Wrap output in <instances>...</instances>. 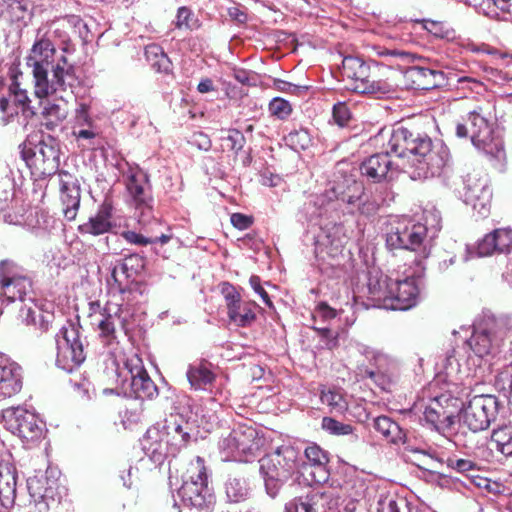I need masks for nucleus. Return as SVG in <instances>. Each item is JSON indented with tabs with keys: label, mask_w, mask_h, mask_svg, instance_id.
<instances>
[{
	"label": "nucleus",
	"mask_w": 512,
	"mask_h": 512,
	"mask_svg": "<svg viewBox=\"0 0 512 512\" xmlns=\"http://www.w3.org/2000/svg\"><path fill=\"white\" fill-rule=\"evenodd\" d=\"M321 426L325 431L336 436L348 435L353 432V427L350 424L342 423L331 417H324Z\"/></svg>",
	"instance_id": "nucleus-48"
},
{
	"label": "nucleus",
	"mask_w": 512,
	"mask_h": 512,
	"mask_svg": "<svg viewBox=\"0 0 512 512\" xmlns=\"http://www.w3.org/2000/svg\"><path fill=\"white\" fill-rule=\"evenodd\" d=\"M251 492L247 479L241 475L230 476L225 483V493L232 503H239L248 499Z\"/></svg>",
	"instance_id": "nucleus-34"
},
{
	"label": "nucleus",
	"mask_w": 512,
	"mask_h": 512,
	"mask_svg": "<svg viewBox=\"0 0 512 512\" xmlns=\"http://www.w3.org/2000/svg\"><path fill=\"white\" fill-rule=\"evenodd\" d=\"M370 141L381 152L365 159L360 172L373 183L390 181L396 176L399 165L393 162L391 154L399 158L409 157L414 179L439 176L450 162V151L443 142L433 143L428 135L414 128H382Z\"/></svg>",
	"instance_id": "nucleus-1"
},
{
	"label": "nucleus",
	"mask_w": 512,
	"mask_h": 512,
	"mask_svg": "<svg viewBox=\"0 0 512 512\" xmlns=\"http://www.w3.org/2000/svg\"><path fill=\"white\" fill-rule=\"evenodd\" d=\"M287 146L296 152L306 150L312 143V138L308 130L304 128L296 129L284 137Z\"/></svg>",
	"instance_id": "nucleus-44"
},
{
	"label": "nucleus",
	"mask_w": 512,
	"mask_h": 512,
	"mask_svg": "<svg viewBox=\"0 0 512 512\" xmlns=\"http://www.w3.org/2000/svg\"><path fill=\"white\" fill-rule=\"evenodd\" d=\"M144 265L143 257L138 254H131L110 263V274L106 278L109 296L129 297L137 285L136 277L141 273Z\"/></svg>",
	"instance_id": "nucleus-10"
},
{
	"label": "nucleus",
	"mask_w": 512,
	"mask_h": 512,
	"mask_svg": "<svg viewBox=\"0 0 512 512\" xmlns=\"http://www.w3.org/2000/svg\"><path fill=\"white\" fill-rule=\"evenodd\" d=\"M308 463H304L299 472L303 475L309 474L310 479H306L310 484H323L329 479L328 462L329 457L326 451L316 444H311L304 451Z\"/></svg>",
	"instance_id": "nucleus-24"
},
{
	"label": "nucleus",
	"mask_w": 512,
	"mask_h": 512,
	"mask_svg": "<svg viewBox=\"0 0 512 512\" xmlns=\"http://www.w3.org/2000/svg\"><path fill=\"white\" fill-rule=\"evenodd\" d=\"M427 235V227L408 217L397 218L390 224L386 235V245L390 249H405L416 252L414 263L424 270L422 261L429 255V250L423 245Z\"/></svg>",
	"instance_id": "nucleus-5"
},
{
	"label": "nucleus",
	"mask_w": 512,
	"mask_h": 512,
	"mask_svg": "<svg viewBox=\"0 0 512 512\" xmlns=\"http://www.w3.org/2000/svg\"><path fill=\"white\" fill-rule=\"evenodd\" d=\"M127 371L122 380L123 392L137 399H153L158 395V388L143 366L142 359L132 354L124 361Z\"/></svg>",
	"instance_id": "nucleus-15"
},
{
	"label": "nucleus",
	"mask_w": 512,
	"mask_h": 512,
	"mask_svg": "<svg viewBox=\"0 0 512 512\" xmlns=\"http://www.w3.org/2000/svg\"><path fill=\"white\" fill-rule=\"evenodd\" d=\"M9 95L13 98L15 105L20 106L23 111L30 109V99L28 92L20 87L17 77L14 76L11 84L9 85Z\"/></svg>",
	"instance_id": "nucleus-47"
},
{
	"label": "nucleus",
	"mask_w": 512,
	"mask_h": 512,
	"mask_svg": "<svg viewBox=\"0 0 512 512\" xmlns=\"http://www.w3.org/2000/svg\"><path fill=\"white\" fill-rule=\"evenodd\" d=\"M126 189L131 197L132 204L139 211L138 221L146 224L153 217V197L150 191L147 175L141 171H130L126 180Z\"/></svg>",
	"instance_id": "nucleus-21"
},
{
	"label": "nucleus",
	"mask_w": 512,
	"mask_h": 512,
	"mask_svg": "<svg viewBox=\"0 0 512 512\" xmlns=\"http://www.w3.org/2000/svg\"><path fill=\"white\" fill-rule=\"evenodd\" d=\"M375 362L377 369H365V374L376 384L385 388V385L390 381L391 368L389 366H393V364L389 361L388 357L383 354H377L375 356Z\"/></svg>",
	"instance_id": "nucleus-37"
},
{
	"label": "nucleus",
	"mask_w": 512,
	"mask_h": 512,
	"mask_svg": "<svg viewBox=\"0 0 512 512\" xmlns=\"http://www.w3.org/2000/svg\"><path fill=\"white\" fill-rule=\"evenodd\" d=\"M121 236L130 244L146 246L148 244L161 243L166 244L172 238V234L162 233L159 237H145L135 231H123Z\"/></svg>",
	"instance_id": "nucleus-45"
},
{
	"label": "nucleus",
	"mask_w": 512,
	"mask_h": 512,
	"mask_svg": "<svg viewBox=\"0 0 512 512\" xmlns=\"http://www.w3.org/2000/svg\"><path fill=\"white\" fill-rule=\"evenodd\" d=\"M134 317V308L130 305V297L113 298L103 306L102 318L98 320L100 337L106 345H111L116 340L115 321L127 333L131 328Z\"/></svg>",
	"instance_id": "nucleus-13"
},
{
	"label": "nucleus",
	"mask_w": 512,
	"mask_h": 512,
	"mask_svg": "<svg viewBox=\"0 0 512 512\" xmlns=\"http://www.w3.org/2000/svg\"><path fill=\"white\" fill-rule=\"evenodd\" d=\"M60 56L57 55L56 48L51 41V26L40 27L26 57L27 66L41 77L44 74V69L52 68Z\"/></svg>",
	"instance_id": "nucleus-19"
},
{
	"label": "nucleus",
	"mask_w": 512,
	"mask_h": 512,
	"mask_svg": "<svg viewBox=\"0 0 512 512\" xmlns=\"http://www.w3.org/2000/svg\"><path fill=\"white\" fill-rule=\"evenodd\" d=\"M190 143H191V145L197 147L200 150H204V151H208L212 145L211 140L208 137V135H206L203 132H195L191 136Z\"/></svg>",
	"instance_id": "nucleus-58"
},
{
	"label": "nucleus",
	"mask_w": 512,
	"mask_h": 512,
	"mask_svg": "<svg viewBox=\"0 0 512 512\" xmlns=\"http://www.w3.org/2000/svg\"><path fill=\"white\" fill-rule=\"evenodd\" d=\"M211 364L206 360H199L191 363L187 370V379L195 390H204L215 380V374Z\"/></svg>",
	"instance_id": "nucleus-33"
},
{
	"label": "nucleus",
	"mask_w": 512,
	"mask_h": 512,
	"mask_svg": "<svg viewBox=\"0 0 512 512\" xmlns=\"http://www.w3.org/2000/svg\"><path fill=\"white\" fill-rule=\"evenodd\" d=\"M342 74L352 81L351 89L357 93L381 97L392 90L388 82L375 80L370 65L358 57L348 56L343 59Z\"/></svg>",
	"instance_id": "nucleus-11"
},
{
	"label": "nucleus",
	"mask_w": 512,
	"mask_h": 512,
	"mask_svg": "<svg viewBox=\"0 0 512 512\" xmlns=\"http://www.w3.org/2000/svg\"><path fill=\"white\" fill-rule=\"evenodd\" d=\"M220 290L226 302L229 320L238 327L250 326L254 322V316L249 314V312H245V315L240 316L237 312L242 298L236 287L229 282H222Z\"/></svg>",
	"instance_id": "nucleus-30"
},
{
	"label": "nucleus",
	"mask_w": 512,
	"mask_h": 512,
	"mask_svg": "<svg viewBox=\"0 0 512 512\" xmlns=\"http://www.w3.org/2000/svg\"><path fill=\"white\" fill-rule=\"evenodd\" d=\"M249 283H250V286L252 287V289L254 290L255 293H257L261 299L263 300V302L269 307V308H272L273 307V303L267 293V291L263 288L262 284H261V279L259 276L257 275H252L249 279Z\"/></svg>",
	"instance_id": "nucleus-57"
},
{
	"label": "nucleus",
	"mask_w": 512,
	"mask_h": 512,
	"mask_svg": "<svg viewBox=\"0 0 512 512\" xmlns=\"http://www.w3.org/2000/svg\"><path fill=\"white\" fill-rule=\"evenodd\" d=\"M394 279L383 274L378 268H371L367 276L369 298L377 306L388 310V299L391 298Z\"/></svg>",
	"instance_id": "nucleus-26"
},
{
	"label": "nucleus",
	"mask_w": 512,
	"mask_h": 512,
	"mask_svg": "<svg viewBox=\"0 0 512 512\" xmlns=\"http://www.w3.org/2000/svg\"><path fill=\"white\" fill-rule=\"evenodd\" d=\"M230 220L232 225L239 230H245L252 224V218L241 213H233Z\"/></svg>",
	"instance_id": "nucleus-61"
},
{
	"label": "nucleus",
	"mask_w": 512,
	"mask_h": 512,
	"mask_svg": "<svg viewBox=\"0 0 512 512\" xmlns=\"http://www.w3.org/2000/svg\"><path fill=\"white\" fill-rule=\"evenodd\" d=\"M263 445V439L252 425L238 423L219 441V449L226 459L249 462Z\"/></svg>",
	"instance_id": "nucleus-9"
},
{
	"label": "nucleus",
	"mask_w": 512,
	"mask_h": 512,
	"mask_svg": "<svg viewBox=\"0 0 512 512\" xmlns=\"http://www.w3.org/2000/svg\"><path fill=\"white\" fill-rule=\"evenodd\" d=\"M499 402L493 395H475L464 406L461 420L473 432L486 430L495 420Z\"/></svg>",
	"instance_id": "nucleus-17"
},
{
	"label": "nucleus",
	"mask_w": 512,
	"mask_h": 512,
	"mask_svg": "<svg viewBox=\"0 0 512 512\" xmlns=\"http://www.w3.org/2000/svg\"><path fill=\"white\" fill-rule=\"evenodd\" d=\"M22 388V369L8 359L0 357V395L11 397Z\"/></svg>",
	"instance_id": "nucleus-29"
},
{
	"label": "nucleus",
	"mask_w": 512,
	"mask_h": 512,
	"mask_svg": "<svg viewBox=\"0 0 512 512\" xmlns=\"http://www.w3.org/2000/svg\"><path fill=\"white\" fill-rule=\"evenodd\" d=\"M319 498L317 493L295 497L286 503L284 512H318L316 505Z\"/></svg>",
	"instance_id": "nucleus-41"
},
{
	"label": "nucleus",
	"mask_w": 512,
	"mask_h": 512,
	"mask_svg": "<svg viewBox=\"0 0 512 512\" xmlns=\"http://www.w3.org/2000/svg\"><path fill=\"white\" fill-rule=\"evenodd\" d=\"M193 13L187 7H180L177 11L175 25L178 29L193 28Z\"/></svg>",
	"instance_id": "nucleus-55"
},
{
	"label": "nucleus",
	"mask_w": 512,
	"mask_h": 512,
	"mask_svg": "<svg viewBox=\"0 0 512 512\" xmlns=\"http://www.w3.org/2000/svg\"><path fill=\"white\" fill-rule=\"evenodd\" d=\"M0 111L8 117H12L14 114H17V110L12 107L10 100L6 97L0 98Z\"/></svg>",
	"instance_id": "nucleus-64"
},
{
	"label": "nucleus",
	"mask_w": 512,
	"mask_h": 512,
	"mask_svg": "<svg viewBox=\"0 0 512 512\" xmlns=\"http://www.w3.org/2000/svg\"><path fill=\"white\" fill-rule=\"evenodd\" d=\"M353 190L355 193L349 194L344 191H340V187H333L332 188V194L333 197L341 200L344 203L350 204V205H356L361 201V193H362V186L360 184H357L356 182L353 183Z\"/></svg>",
	"instance_id": "nucleus-50"
},
{
	"label": "nucleus",
	"mask_w": 512,
	"mask_h": 512,
	"mask_svg": "<svg viewBox=\"0 0 512 512\" xmlns=\"http://www.w3.org/2000/svg\"><path fill=\"white\" fill-rule=\"evenodd\" d=\"M5 428L27 442L37 441L44 431V423L36 414L17 407L8 408L2 414Z\"/></svg>",
	"instance_id": "nucleus-18"
},
{
	"label": "nucleus",
	"mask_w": 512,
	"mask_h": 512,
	"mask_svg": "<svg viewBox=\"0 0 512 512\" xmlns=\"http://www.w3.org/2000/svg\"><path fill=\"white\" fill-rule=\"evenodd\" d=\"M474 354L484 357L503 347L505 356L512 357V321L488 317L474 325L466 342Z\"/></svg>",
	"instance_id": "nucleus-3"
},
{
	"label": "nucleus",
	"mask_w": 512,
	"mask_h": 512,
	"mask_svg": "<svg viewBox=\"0 0 512 512\" xmlns=\"http://www.w3.org/2000/svg\"><path fill=\"white\" fill-rule=\"evenodd\" d=\"M496 238L498 253H508L512 249V231L496 229L493 231Z\"/></svg>",
	"instance_id": "nucleus-53"
},
{
	"label": "nucleus",
	"mask_w": 512,
	"mask_h": 512,
	"mask_svg": "<svg viewBox=\"0 0 512 512\" xmlns=\"http://www.w3.org/2000/svg\"><path fill=\"white\" fill-rule=\"evenodd\" d=\"M34 79V94L38 98L56 96L64 100L65 94L71 90L76 81L75 69L63 54L52 68L44 69V74L40 77L36 72H32Z\"/></svg>",
	"instance_id": "nucleus-8"
},
{
	"label": "nucleus",
	"mask_w": 512,
	"mask_h": 512,
	"mask_svg": "<svg viewBox=\"0 0 512 512\" xmlns=\"http://www.w3.org/2000/svg\"><path fill=\"white\" fill-rule=\"evenodd\" d=\"M477 253L479 256H490L493 253H498L496 238L493 232L485 235L484 238L479 241Z\"/></svg>",
	"instance_id": "nucleus-54"
},
{
	"label": "nucleus",
	"mask_w": 512,
	"mask_h": 512,
	"mask_svg": "<svg viewBox=\"0 0 512 512\" xmlns=\"http://www.w3.org/2000/svg\"><path fill=\"white\" fill-rule=\"evenodd\" d=\"M333 118L335 122L343 127L351 118V113L347 105L343 102H339L333 107Z\"/></svg>",
	"instance_id": "nucleus-56"
},
{
	"label": "nucleus",
	"mask_w": 512,
	"mask_h": 512,
	"mask_svg": "<svg viewBox=\"0 0 512 512\" xmlns=\"http://www.w3.org/2000/svg\"><path fill=\"white\" fill-rule=\"evenodd\" d=\"M299 451L291 445H282L259 460L260 473L269 496L276 497L281 487L299 471Z\"/></svg>",
	"instance_id": "nucleus-4"
},
{
	"label": "nucleus",
	"mask_w": 512,
	"mask_h": 512,
	"mask_svg": "<svg viewBox=\"0 0 512 512\" xmlns=\"http://www.w3.org/2000/svg\"><path fill=\"white\" fill-rule=\"evenodd\" d=\"M81 127H93V120L89 114V106L80 103L75 110L73 129Z\"/></svg>",
	"instance_id": "nucleus-52"
},
{
	"label": "nucleus",
	"mask_w": 512,
	"mask_h": 512,
	"mask_svg": "<svg viewBox=\"0 0 512 512\" xmlns=\"http://www.w3.org/2000/svg\"><path fill=\"white\" fill-rule=\"evenodd\" d=\"M494 5L500 10L502 15L499 18L506 21H512V0H492Z\"/></svg>",
	"instance_id": "nucleus-59"
},
{
	"label": "nucleus",
	"mask_w": 512,
	"mask_h": 512,
	"mask_svg": "<svg viewBox=\"0 0 512 512\" xmlns=\"http://www.w3.org/2000/svg\"><path fill=\"white\" fill-rule=\"evenodd\" d=\"M68 111L66 105L47 103L42 111L43 125L51 130L66 119Z\"/></svg>",
	"instance_id": "nucleus-42"
},
{
	"label": "nucleus",
	"mask_w": 512,
	"mask_h": 512,
	"mask_svg": "<svg viewBox=\"0 0 512 512\" xmlns=\"http://www.w3.org/2000/svg\"><path fill=\"white\" fill-rule=\"evenodd\" d=\"M347 239L344 227L342 225H333L325 230L323 235L318 237L316 250L326 252L330 257H335L342 251L347 243Z\"/></svg>",
	"instance_id": "nucleus-32"
},
{
	"label": "nucleus",
	"mask_w": 512,
	"mask_h": 512,
	"mask_svg": "<svg viewBox=\"0 0 512 512\" xmlns=\"http://www.w3.org/2000/svg\"><path fill=\"white\" fill-rule=\"evenodd\" d=\"M275 87L282 92L297 93L302 89H306L304 86H297L284 80H276L274 82Z\"/></svg>",
	"instance_id": "nucleus-62"
},
{
	"label": "nucleus",
	"mask_w": 512,
	"mask_h": 512,
	"mask_svg": "<svg viewBox=\"0 0 512 512\" xmlns=\"http://www.w3.org/2000/svg\"><path fill=\"white\" fill-rule=\"evenodd\" d=\"M464 202L477 212L479 217H486L490 212L492 190L487 175L472 172L464 179Z\"/></svg>",
	"instance_id": "nucleus-20"
},
{
	"label": "nucleus",
	"mask_w": 512,
	"mask_h": 512,
	"mask_svg": "<svg viewBox=\"0 0 512 512\" xmlns=\"http://www.w3.org/2000/svg\"><path fill=\"white\" fill-rule=\"evenodd\" d=\"M421 270L408 275L405 279H394L391 298L388 299V310H408L418 301L421 285Z\"/></svg>",
	"instance_id": "nucleus-22"
},
{
	"label": "nucleus",
	"mask_w": 512,
	"mask_h": 512,
	"mask_svg": "<svg viewBox=\"0 0 512 512\" xmlns=\"http://www.w3.org/2000/svg\"><path fill=\"white\" fill-rule=\"evenodd\" d=\"M187 427L188 423L179 414H171L165 419L161 433L165 439V446L170 447L172 454L185 447L189 442L190 434Z\"/></svg>",
	"instance_id": "nucleus-25"
},
{
	"label": "nucleus",
	"mask_w": 512,
	"mask_h": 512,
	"mask_svg": "<svg viewBox=\"0 0 512 512\" xmlns=\"http://www.w3.org/2000/svg\"><path fill=\"white\" fill-rule=\"evenodd\" d=\"M111 218L112 205L109 201H104L99 207L97 213L94 216H91L87 222L79 226V232L82 235L88 234L92 236H99L108 233L113 228Z\"/></svg>",
	"instance_id": "nucleus-31"
},
{
	"label": "nucleus",
	"mask_w": 512,
	"mask_h": 512,
	"mask_svg": "<svg viewBox=\"0 0 512 512\" xmlns=\"http://www.w3.org/2000/svg\"><path fill=\"white\" fill-rule=\"evenodd\" d=\"M57 178L64 217L72 221L76 218L80 207L81 189L79 181L76 176L64 170L58 172Z\"/></svg>",
	"instance_id": "nucleus-23"
},
{
	"label": "nucleus",
	"mask_w": 512,
	"mask_h": 512,
	"mask_svg": "<svg viewBox=\"0 0 512 512\" xmlns=\"http://www.w3.org/2000/svg\"><path fill=\"white\" fill-rule=\"evenodd\" d=\"M448 401L447 396L441 395L435 398L424 410V420L442 434L450 432L456 422L453 413L443 407V402Z\"/></svg>",
	"instance_id": "nucleus-27"
},
{
	"label": "nucleus",
	"mask_w": 512,
	"mask_h": 512,
	"mask_svg": "<svg viewBox=\"0 0 512 512\" xmlns=\"http://www.w3.org/2000/svg\"><path fill=\"white\" fill-rule=\"evenodd\" d=\"M491 441L495 443L498 452L506 457L512 456V426L505 425L494 429Z\"/></svg>",
	"instance_id": "nucleus-40"
},
{
	"label": "nucleus",
	"mask_w": 512,
	"mask_h": 512,
	"mask_svg": "<svg viewBox=\"0 0 512 512\" xmlns=\"http://www.w3.org/2000/svg\"><path fill=\"white\" fill-rule=\"evenodd\" d=\"M313 315L315 319L321 318L323 320H331L336 317L337 312L326 303H320L317 305Z\"/></svg>",
	"instance_id": "nucleus-60"
},
{
	"label": "nucleus",
	"mask_w": 512,
	"mask_h": 512,
	"mask_svg": "<svg viewBox=\"0 0 512 512\" xmlns=\"http://www.w3.org/2000/svg\"><path fill=\"white\" fill-rule=\"evenodd\" d=\"M73 135L77 139H93L96 133L93 131L92 127H81L73 129Z\"/></svg>",
	"instance_id": "nucleus-63"
},
{
	"label": "nucleus",
	"mask_w": 512,
	"mask_h": 512,
	"mask_svg": "<svg viewBox=\"0 0 512 512\" xmlns=\"http://www.w3.org/2000/svg\"><path fill=\"white\" fill-rule=\"evenodd\" d=\"M24 159L31 162L43 175H51L59 166V147L50 135L34 134L28 137L22 151Z\"/></svg>",
	"instance_id": "nucleus-12"
},
{
	"label": "nucleus",
	"mask_w": 512,
	"mask_h": 512,
	"mask_svg": "<svg viewBox=\"0 0 512 512\" xmlns=\"http://www.w3.org/2000/svg\"><path fill=\"white\" fill-rule=\"evenodd\" d=\"M269 112L271 115L277 117L280 120H284L290 116L292 113L291 104L280 97L273 98L268 106Z\"/></svg>",
	"instance_id": "nucleus-49"
},
{
	"label": "nucleus",
	"mask_w": 512,
	"mask_h": 512,
	"mask_svg": "<svg viewBox=\"0 0 512 512\" xmlns=\"http://www.w3.org/2000/svg\"><path fill=\"white\" fill-rule=\"evenodd\" d=\"M493 124L483 113L482 108L469 112L467 124L456 125V135L459 138L470 137L473 145L480 151L494 158L504 154L503 142L494 136Z\"/></svg>",
	"instance_id": "nucleus-6"
},
{
	"label": "nucleus",
	"mask_w": 512,
	"mask_h": 512,
	"mask_svg": "<svg viewBox=\"0 0 512 512\" xmlns=\"http://www.w3.org/2000/svg\"><path fill=\"white\" fill-rule=\"evenodd\" d=\"M379 54L391 58V65L401 68L414 83L423 88L435 87L439 84V78L443 79V73L435 69V63L429 58L399 49H384Z\"/></svg>",
	"instance_id": "nucleus-7"
},
{
	"label": "nucleus",
	"mask_w": 512,
	"mask_h": 512,
	"mask_svg": "<svg viewBox=\"0 0 512 512\" xmlns=\"http://www.w3.org/2000/svg\"><path fill=\"white\" fill-rule=\"evenodd\" d=\"M17 469L9 460L0 461V503L6 508H12L17 494Z\"/></svg>",
	"instance_id": "nucleus-28"
},
{
	"label": "nucleus",
	"mask_w": 512,
	"mask_h": 512,
	"mask_svg": "<svg viewBox=\"0 0 512 512\" xmlns=\"http://www.w3.org/2000/svg\"><path fill=\"white\" fill-rule=\"evenodd\" d=\"M320 399L324 405L330 408L331 412L344 413L347 410L348 404L342 393L338 390H323Z\"/></svg>",
	"instance_id": "nucleus-46"
},
{
	"label": "nucleus",
	"mask_w": 512,
	"mask_h": 512,
	"mask_svg": "<svg viewBox=\"0 0 512 512\" xmlns=\"http://www.w3.org/2000/svg\"><path fill=\"white\" fill-rule=\"evenodd\" d=\"M55 341L56 364L59 368L66 372H72L83 363L86 358L84 347L79 330L74 324L67 323L62 326L55 336Z\"/></svg>",
	"instance_id": "nucleus-14"
},
{
	"label": "nucleus",
	"mask_w": 512,
	"mask_h": 512,
	"mask_svg": "<svg viewBox=\"0 0 512 512\" xmlns=\"http://www.w3.org/2000/svg\"><path fill=\"white\" fill-rule=\"evenodd\" d=\"M32 289L31 278L21 273L16 264L9 260L0 262V303L2 305L24 301Z\"/></svg>",
	"instance_id": "nucleus-16"
},
{
	"label": "nucleus",
	"mask_w": 512,
	"mask_h": 512,
	"mask_svg": "<svg viewBox=\"0 0 512 512\" xmlns=\"http://www.w3.org/2000/svg\"><path fill=\"white\" fill-rule=\"evenodd\" d=\"M158 435V430L149 429L142 442L145 453L149 455L154 461H161L166 454V447L162 443L165 441V439L161 437L160 442H158L156 439Z\"/></svg>",
	"instance_id": "nucleus-39"
},
{
	"label": "nucleus",
	"mask_w": 512,
	"mask_h": 512,
	"mask_svg": "<svg viewBox=\"0 0 512 512\" xmlns=\"http://www.w3.org/2000/svg\"><path fill=\"white\" fill-rule=\"evenodd\" d=\"M145 56L151 67L157 72L168 73L171 70V61L159 45H148L145 48Z\"/></svg>",
	"instance_id": "nucleus-38"
},
{
	"label": "nucleus",
	"mask_w": 512,
	"mask_h": 512,
	"mask_svg": "<svg viewBox=\"0 0 512 512\" xmlns=\"http://www.w3.org/2000/svg\"><path fill=\"white\" fill-rule=\"evenodd\" d=\"M374 429L392 443L404 442L405 433L391 418L379 416L374 419Z\"/></svg>",
	"instance_id": "nucleus-36"
},
{
	"label": "nucleus",
	"mask_w": 512,
	"mask_h": 512,
	"mask_svg": "<svg viewBox=\"0 0 512 512\" xmlns=\"http://www.w3.org/2000/svg\"><path fill=\"white\" fill-rule=\"evenodd\" d=\"M21 317L26 325L35 326L41 333L49 330L53 315L48 312H43L36 305L25 306L21 309Z\"/></svg>",
	"instance_id": "nucleus-35"
},
{
	"label": "nucleus",
	"mask_w": 512,
	"mask_h": 512,
	"mask_svg": "<svg viewBox=\"0 0 512 512\" xmlns=\"http://www.w3.org/2000/svg\"><path fill=\"white\" fill-rule=\"evenodd\" d=\"M182 501L179 512H212L215 496L209 487L208 473L204 459L197 456L191 461L182 476L178 490Z\"/></svg>",
	"instance_id": "nucleus-2"
},
{
	"label": "nucleus",
	"mask_w": 512,
	"mask_h": 512,
	"mask_svg": "<svg viewBox=\"0 0 512 512\" xmlns=\"http://www.w3.org/2000/svg\"><path fill=\"white\" fill-rule=\"evenodd\" d=\"M435 460L439 463H444V461L439 458H435ZM445 463L447 468L467 476H469L470 473L479 470V465L476 461L472 460L471 458L458 457L457 455L447 457Z\"/></svg>",
	"instance_id": "nucleus-43"
},
{
	"label": "nucleus",
	"mask_w": 512,
	"mask_h": 512,
	"mask_svg": "<svg viewBox=\"0 0 512 512\" xmlns=\"http://www.w3.org/2000/svg\"><path fill=\"white\" fill-rule=\"evenodd\" d=\"M223 143L226 147L235 153H238L243 149L246 139L242 132L237 129L229 130L228 135L222 138Z\"/></svg>",
	"instance_id": "nucleus-51"
}]
</instances>
